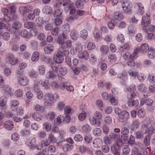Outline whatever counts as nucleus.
<instances>
[{"label": "nucleus", "instance_id": "obj_26", "mask_svg": "<svg viewBox=\"0 0 155 155\" xmlns=\"http://www.w3.org/2000/svg\"><path fill=\"white\" fill-rule=\"evenodd\" d=\"M21 23L18 21H16L14 22L12 25V28L14 29L16 31H18L21 27Z\"/></svg>", "mask_w": 155, "mask_h": 155}, {"label": "nucleus", "instance_id": "obj_42", "mask_svg": "<svg viewBox=\"0 0 155 155\" xmlns=\"http://www.w3.org/2000/svg\"><path fill=\"white\" fill-rule=\"evenodd\" d=\"M139 122L138 120H135L132 123L131 127L133 129H136L139 127Z\"/></svg>", "mask_w": 155, "mask_h": 155}, {"label": "nucleus", "instance_id": "obj_20", "mask_svg": "<svg viewBox=\"0 0 155 155\" xmlns=\"http://www.w3.org/2000/svg\"><path fill=\"white\" fill-rule=\"evenodd\" d=\"M32 9L31 7L29 6H23L21 7H20L19 8V10L22 14L24 15L27 12H29Z\"/></svg>", "mask_w": 155, "mask_h": 155}, {"label": "nucleus", "instance_id": "obj_60", "mask_svg": "<svg viewBox=\"0 0 155 155\" xmlns=\"http://www.w3.org/2000/svg\"><path fill=\"white\" fill-rule=\"evenodd\" d=\"M33 23L32 22H26L24 24V27L27 28H33Z\"/></svg>", "mask_w": 155, "mask_h": 155}, {"label": "nucleus", "instance_id": "obj_59", "mask_svg": "<svg viewBox=\"0 0 155 155\" xmlns=\"http://www.w3.org/2000/svg\"><path fill=\"white\" fill-rule=\"evenodd\" d=\"M33 108L35 110L38 111L44 110V108L43 106H41L39 105L38 104H36L34 106Z\"/></svg>", "mask_w": 155, "mask_h": 155}, {"label": "nucleus", "instance_id": "obj_27", "mask_svg": "<svg viewBox=\"0 0 155 155\" xmlns=\"http://www.w3.org/2000/svg\"><path fill=\"white\" fill-rule=\"evenodd\" d=\"M19 104V102L18 101L15 100H13L11 101L10 102V107L11 110L13 111H14L16 110L15 107L18 106Z\"/></svg>", "mask_w": 155, "mask_h": 155}, {"label": "nucleus", "instance_id": "obj_44", "mask_svg": "<svg viewBox=\"0 0 155 155\" xmlns=\"http://www.w3.org/2000/svg\"><path fill=\"white\" fill-rule=\"evenodd\" d=\"M116 22V21L114 19H111L110 21L108 24L109 28L111 29H113L114 26V24H115Z\"/></svg>", "mask_w": 155, "mask_h": 155}, {"label": "nucleus", "instance_id": "obj_57", "mask_svg": "<svg viewBox=\"0 0 155 155\" xmlns=\"http://www.w3.org/2000/svg\"><path fill=\"white\" fill-rule=\"evenodd\" d=\"M137 114L139 117L143 118L145 116V113L143 110L142 109H139Z\"/></svg>", "mask_w": 155, "mask_h": 155}, {"label": "nucleus", "instance_id": "obj_23", "mask_svg": "<svg viewBox=\"0 0 155 155\" xmlns=\"http://www.w3.org/2000/svg\"><path fill=\"white\" fill-rule=\"evenodd\" d=\"M54 49V48L53 45L49 44L47 46L44 48V50L46 54H48L51 53Z\"/></svg>", "mask_w": 155, "mask_h": 155}, {"label": "nucleus", "instance_id": "obj_48", "mask_svg": "<svg viewBox=\"0 0 155 155\" xmlns=\"http://www.w3.org/2000/svg\"><path fill=\"white\" fill-rule=\"evenodd\" d=\"M72 148V146L68 143L65 144L63 147V149L64 152L68 151L71 150Z\"/></svg>", "mask_w": 155, "mask_h": 155}, {"label": "nucleus", "instance_id": "obj_15", "mask_svg": "<svg viewBox=\"0 0 155 155\" xmlns=\"http://www.w3.org/2000/svg\"><path fill=\"white\" fill-rule=\"evenodd\" d=\"M78 56L79 58L83 59L84 60H87L89 56V54L86 51H84L83 52L79 51Z\"/></svg>", "mask_w": 155, "mask_h": 155}, {"label": "nucleus", "instance_id": "obj_17", "mask_svg": "<svg viewBox=\"0 0 155 155\" xmlns=\"http://www.w3.org/2000/svg\"><path fill=\"white\" fill-rule=\"evenodd\" d=\"M153 103V100L150 99L148 98L147 99H143L140 101V104L141 105H143L144 104L149 106L151 105Z\"/></svg>", "mask_w": 155, "mask_h": 155}, {"label": "nucleus", "instance_id": "obj_33", "mask_svg": "<svg viewBox=\"0 0 155 155\" xmlns=\"http://www.w3.org/2000/svg\"><path fill=\"white\" fill-rule=\"evenodd\" d=\"M80 37L83 39H86L88 37V32L85 29H83L80 32Z\"/></svg>", "mask_w": 155, "mask_h": 155}, {"label": "nucleus", "instance_id": "obj_24", "mask_svg": "<svg viewBox=\"0 0 155 155\" xmlns=\"http://www.w3.org/2000/svg\"><path fill=\"white\" fill-rule=\"evenodd\" d=\"M4 127L8 130H11L13 128V124L11 121H7L5 122Z\"/></svg>", "mask_w": 155, "mask_h": 155}, {"label": "nucleus", "instance_id": "obj_47", "mask_svg": "<svg viewBox=\"0 0 155 155\" xmlns=\"http://www.w3.org/2000/svg\"><path fill=\"white\" fill-rule=\"evenodd\" d=\"M79 149L80 151L81 152L87 153L90 152V150L89 148L85 147L84 145H82L79 147Z\"/></svg>", "mask_w": 155, "mask_h": 155}, {"label": "nucleus", "instance_id": "obj_3", "mask_svg": "<svg viewBox=\"0 0 155 155\" xmlns=\"http://www.w3.org/2000/svg\"><path fill=\"white\" fill-rule=\"evenodd\" d=\"M23 71L20 72L18 70L17 72L18 74V83L21 85L25 86L29 83L28 78L26 76L24 75L22 73Z\"/></svg>", "mask_w": 155, "mask_h": 155}, {"label": "nucleus", "instance_id": "obj_38", "mask_svg": "<svg viewBox=\"0 0 155 155\" xmlns=\"http://www.w3.org/2000/svg\"><path fill=\"white\" fill-rule=\"evenodd\" d=\"M43 12L46 14H50L52 12V8L48 6H45L43 9Z\"/></svg>", "mask_w": 155, "mask_h": 155}, {"label": "nucleus", "instance_id": "obj_6", "mask_svg": "<svg viewBox=\"0 0 155 155\" xmlns=\"http://www.w3.org/2000/svg\"><path fill=\"white\" fill-rule=\"evenodd\" d=\"M54 101V98L52 94L48 93L45 95V103L46 105L51 106Z\"/></svg>", "mask_w": 155, "mask_h": 155}, {"label": "nucleus", "instance_id": "obj_9", "mask_svg": "<svg viewBox=\"0 0 155 155\" xmlns=\"http://www.w3.org/2000/svg\"><path fill=\"white\" fill-rule=\"evenodd\" d=\"M129 114L126 110H123L122 112L119 117V120L121 122L126 121L129 118Z\"/></svg>", "mask_w": 155, "mask_h": 155}, {"label": "nucleus", "instance_id": "obj_31", "mask_svg": "<svg viewBox=\"0 0 155 155\" xmlns=\"http://www.w3.org/2000/svg\"><path fill=\"white\" fill-rule=\"evenodd\" d=\"M139 48L140 52L141 51L142 52H146L149 49V46L147 44L144 43L142 44Z\"/></svg>", "mask_w": 155, "mask_h": 155}, {"label": "nucleus", "instance_id": "obj_19", "mask_svg": "<svg viewBox=\"0 0 155 155\" xmlns=\"http://www.w3.org/2000/svg\"><path fill=\"white\" fill-rule=\"evenodd\" d=\"M45 21L43 20V18L41 17H38L36 18V23L40 29H42V24L45 23Z\"/></svg>", "mask_w": 155, "mask_h": 155}, {"label": "nucleus", "instance_id": "obj_12", "mask_svg": "<svg viewBox=\"0 0 155 155\" xmlns=\"http://www.w3.org/2000/svg\"><path fill=\"white\" fill-rule=\"evenodd\" d=\"M6 115L8 117L12 118L13 120L16 122H18L21 120V118L16 117L15 114L12 112H7L6 113Z\"/></svg>", "mask_w": 155, "mask_h": 155}, {"label": "nucleus", "instance_id": "obj_62", "mask_svg": "<svg viewBox=\"0 0 155 155\" xmlns=\"http://www.w3.org/2000/svg\"><path fill=\"white\" fill-rule=\"evenodd\" d=\"M59 29L57 27L53 28L51 31V34L53 35L56 36L58 35Z\"/></svg>", "mask_w": 155, "mask_h": 155}, {"label": "nucleus", "instance_id": "obj_56", "mask_svg": "<svg viewBox=\"0 0 155 155\" xmlns=\"http://www.w3.org/2000/svg\"><path fill=\"white\" fill-rule=\"evenodd\" d=\"M71 36L72 39H76L78 37V34L77 32L74 31L71 33Z\"/></svg>", "mask_w": 155, "mask_h": 155}, {"label": "nucleus", "instance_id": "obj_54", "mask_svg": "<svg viewBox=\"0 0 155 155\" xmlns=\"http://www.w3.org/2000/svg\"><path fill=\"white\" fill-rule=\"evenodd\" d=\"M43 126L47 131H49L51 130V125L50 123L45 122L43 124Z\"/></svg>", "mask_w": 155, "mask_h": 155}, {"label": "nucleus", "instance_id": "obj_49", "mask_svg": "<svg viewBox=\"0 0 155 155\" xmlns=\"http://www.w3.org/2000/svg\"><path fill=\"white\" fill-rule=\"evenodd\" d=\"M101 51L104 53L107 54L108 51V47L106 45H102L100 48Z\"/></svg>", "mask_w": 155, "mask_h": 155}, {"label": "nucleus", "instance_id": "obj_64", "mask_svg": "<svg viewBox=\"0 0 155 155\" xmlns=\"http://www.w3.org/2000/svg\"><path fill=\"white\" fill-rule=\"evenodd\" d=\"M58 66L59 67V66L56 65V64L54 63L52 64L51 65V67L53 71L56 73L58 72Z\"/></svg>", "mask_w": 155, "mask_h": 155}, {"label": "nucleus", "instance_id": "obj_2", "mask_svg": "<svg viewBox=\"0 0 155 155\" xmlns=\"http://www.w3.org/2000/svg\"><path fill=\"white\" fill-rule=\"evenodd\" d=\"M150 13L147 12L144 14L142 18L141 25L142 26V29L145 32L147 31V27L149 26L150 24Z\"/></svg>", "mask_w": 155, "mask_h": 155}, {"label": "nucleus", "instance_id": "obj_25", "mask_svg": "<svg viewBox=\"0 0 155 155\" xmlns=\"http://www.w3.org/2000/svg\"><path fill=\"white\" fill-rule=\"evenodd\" d=\"M142 132H140L139 134H137V136H141L147 133L148 134V131L149 129L148 126L145 124H144L142 126Z\"/></svg>", "mask_w": 155, "mask_h": 155}, {"label": "nucleus", "instance_id": "obj_35", "mask_svg": "<svg viewBox=\"0 0 155 155\" xmlns=\"http://www.w3.org/2000/svg\"><path fill=\"white\" fill-rule=\"evenodd\" d=\"M59 71L60 74L62 76L65 75L67 72L66 68L61 65H59Z\"/></svg>", "mask_w": 155, "mask_h": 155}, {"label": "nucleus", "instance_id": "obj_29", "mask_svg": "<svg viewBox=\"0 0 155 155\" xmlns=\"http://www.w3.org/2000/svg\"><path fill=\"white\" fill-rule=\"evenodd\" d=\"M7 99L5 96H3L0 98V106L3 108L6 107Z\"/></svg>", "mask_w": 155, "mask_h": 155}, {"label": "nucleus", "instance_id": "obj_21", "mask_svg": "<svg viewBox=\"0 0 155 155\" xmlns=\"http://www.w3.org/2000/svg\"><path fill=\"white\" fill-rule=\"evenodd\" d=\"M44 25V28L47 31H50L53 29V26L52 24L49 23L48 20L45 21Z\"/></svg>", "mask_w": 155, "mask_h": 155}, {"label": "nucleus", "instance_id": "obj_5", "mask_svg": "<svg viewBox=\"0 0 155 155\" xmlns=\"http://www.w3.org/2000/svg\"><path fill=\"white\" fill-rule=\"evenodd\" d=\"M64 51L59 49L58 53L53 58L54 61L57 63H62L64 60Z\"/></svg>", "mask_w": 155, "mask_h": 155}, {"label": "nucleus", "instance_id": "obj_10", "mask_svg": "<svg viewBox=\"0 0 155 155\" xmlns=\"http://www.w3.org/2000/svg\"><path fill=\"white\" fill-rule=\"evenodd\" d=\"M135 8L136 12L138 15H142L143 13L144 8L143 5L141 3H137L135 5Z\"/></svg>", "mask_w": 155, "mask_h": 155}, {"label": "nucleus", "instance_id": "obj_50", "mask_svg": "<svg viewBox=\"0 0 155 155\" xmlns=\"http://www.w3.org/2000/svg\"><path fill=\"white\" fill-rule=\"evenodd\" d=\"M128 73L130 76L134 77L137 76L138 74V72L135 70H130L128 71Z\"/></svg>", "mask_w": 155, "mask_h": 155}, {"label": "nucleus", "instance_id": "obj_36", "mask_svg": "<svg viewBox=\"0 0 155 155\" xmlns=\"http://www.w3.org/2000/svg\"><path fill=\"white\" fill-rule=\"evenodd\" d=\"M56 74L52 71H49L46 75V78L48 79H54L56 77Z\"/></svg>", "mask_w": 155, "mask_h": 155}, {"label": "nucleus", "instance_id": "obj_11", "mask_svg": "<svg viewBox=\"0 0 155 155\" xmlns=\"http://www.w3.org/2000/svg\"><path fill=\"white\" fill-rule=\"evenodd\" d=\"M122 7L124 11L127 13L131 12V8L130 6V3L128 2H126L123 3L122 4Z\"/></svg>", "mask_w": 155, "mask_h": 155}, {"label": "nucleus", "instance_id": "obj_1", "mask_svg": "<svg viewBox=\"0 0 155 155\" xmlns=\"http://www.w3.org/2000/svg\"><path fill=\"white\" fill-rule=\"evenodd\" d=\"M59 43L61 45L59 49H60L61 51L62 50L64 51V55L65 56H67L69 52L66 50V49L69 48L71 47L72 45L71 41L70 40L64 41L60 40L59 41Z\"/></svg>", "mask_w": 155, "mask_h": 155}, {"label": "nucleus", "instance_id": "obj_16", "mask_svg": "<svg viewBox=\"0 0 155 155\" xmlns=\"http://www.w3.org/2000/svg\"><path fill=\"white\" fill-rule=\"evenodd\" d=\"M128 136H116L115 139H116V144H118L119 146H122L123 143L122 140L123 138L125 141L127 140V137Z\"/></svg>", "mask_w": 155, "mask_h": 155}, {"label": "nucleus", "instance_id": "obj_61", "mask_svg": "<svg viewBox=\"0 0 155 155\" xmlns=\"http://www.w3.org/2000/svg\"><path fill=\"white\" fill-rule=\"evenodd\" d=\"M3 38L5 40H8L10 37V34L9 33L5 32L2 35Z\"/></svg>", "mask_w": 155, "mask_h": 155}, {"label": "nucleus", "instance_id": "obj_41", "mask_svg": "<svg viewBox=\"0 0 155 155\" xmlns=\"http://www.w3.org/2000/svg\"><path fill=\"white\" fill-rule=\"evenodd\" d=\"M123 58L125 60L132 59V54L128 52H126L123 55Z\"/></svg>", "mask_w": 155, "mask_h": 155}, {"label": "nucleus", "instance_id": "obj_28", "mask_svg": "<svg viewBox=\"0 0 155 155\" xmlns=\"http://www.w3.org/2000/svg\"><path fill=\"white\" fill-rule=\"evenodd\" d=\"M39 56L40 54L37 51L34 52L31 57V60L34 62L37 61L39 59Z\"/></svg>", "mask_w": 155, "mask_h": 155}, {"label": "nucleus", "instance_id": "obj_52", "mask_svg": "<svg viewBox=\"0 0 155 155\" xmlns=\"http://www.w3.org/2000/svg\"><path fill=\"white\" fill-rule=\"evenodd\" d=\"M137 92H130L128 94L127 98L130 99H132V98H134L137 96Z\"/></svg>", "mask_w": 155, "mask_h": 155}, {"label": "nucleus", "instance_id": "obj_39", "mask_svg": "<svg viewBox=\"0 0 155 155\" xmlns=\"http://www.w3.org/2000/svg\"><path fill=\"white\" fill-rule=\"evenodd\" d=\"M21 36L25 38H29L30 37V34L26 29H23L21 32Z\"/></svg>", "mask_w": 155, "mask_h": 155}, {"label": "nucleus", "instance_id": "obj_45", "mask_svg": "<svg viewBox=\"0 0 155 155\" xmlns=\"http://www.w3.org/2000/svg\"><path fill=\"white\" fill-rule=\"evenodd\" d=\"M62 14V10L60 9L55 10L53 13V15L55 17H59Z\"/></svg>", "mask_w": 155, "mask_h": 155}, {"label": "nucleus", "instance_id": "obj_63", "mask_svg": "<svg viewBox=\"0 0 155 155\" xmlns=\"http://www.w3.org/2000/svg\"><path fill=\"white\" fill-rule=\"evenodd\" d=\"M117 39L118 41L123 43L124 41V36L122 34H119L117 36Z\"/></svg>", "mask_w": 155, "mask_h": 155}, {"label": "nucleus", "instance_id": "obj_51", "mask_svg": "<svg viewBox=\"0 0 155 155\" xmlns=\"http://www.w3.org/2000/svg\"><path fill=\"white\" fill-rule=\"evenodd\" d=\"M39 83L40 84L41 87H44V88H47L48 87V82L47 80L45 81L44 82L42 81H40L39 82Z\"/></svg>", "mask_w": 155, "mask_h": 155}, {"label": "nucleus", "instance_id": "obj_8", "mask_svg": "<svg viewBox=\"0 0 155 155\" xmlns=\"http://www.w3.org/2000/svg\"><path fill=\"white\" fill-rule=\"evenodd\" d=\"M148 126L149 128L148 131V134L150 135L153 133V130H155V120L153 118H149Z\"/></svg>", "mask_w": 155, "mask_h": 155}, {"label": "nucleus", "instance_id": "obj_40", "mask_svg": "<svg viewBox=\"0 0 155 155\" xmlns=\"http://www.w3.org/2000/svg\"><path fill=\"white\" fill-rule=\"evenodd\" d=\"M148 56L150 58H153L155 56V49L150 48L148 51Z\"/></svg>", "mask_w": 155, "mask_h": 155}, {"label": "nucleus", "instance_id": "obj_14", "mask_svg": "<svg viewBox=\"0 0 155 155\" xmlns=\"http://www.w3.org/2000/svg\"><path fill=\"white\" fill-rule=\"evenodd\" d=\"M70 31V26L69 24H65L64 25V28L63 29V38H66V35L68 34Z\"/></svg>", "mask_w": 155, "mask_h": 155}, {"label": "nucleus", "instance_id": "obj_37", "mask_svg": "<svg viewBox=\"0 0 155 155\" xmlns=\"http://www.w3.org/2000/svg\"><path fill=\"white\" fill-rule=\"evenodd\" d=\"M130 45L128 43L124 44L123 46H120L119 50L121 52H123L124 50H128L130 48Z\"/></svg>", "mask_w": 155, "mask_h": 155}, {"label": "nucleus", "instance_id": "obj_4", "mask_svg": "<svg viewBox=\"0 0 155 155\" xmlns=\"http://www.w3.org/2000/svg\"><path fill=\"white\" fill-rule=\"evenodd\" d=\"M41 139L43 140L41 141V144L40 145H38L35 144H31V142H29V144H28L29 147L30 148H33L34 147L36 148L37 149L41 150L42 147L43 146H48V141L46 139H45L43 137H41Z\"/></svg>", "mask_w": 155, "mask_h": 155}, {"label": "nucleus", "instance_id": "obj_30", "mask_svg": "<svg viewBox=\"0 0 155 155\" xmlns=\"http://www.w3.org/2000/svg\"><path fill=\"white\" fill-rule=\"evenodd\" d=\"M115 138L114 136H104V143L106 144H110Z\"/></svg>", "mask_w": 155, "mask_h": 155}, {"label": "nucleus", "instance_id": "obj_46", "mask_svg": "<svg viewBox=\"0 0 155 155\" xmlns=\"http://www.w3.org/2000/svg\"><path fill=\"white\" fill-rule=\"evenodd\" d=\"M75 5L76 7L78 9H82L84 7L83 3L81 0L76 2Z\"/></svg>", "mask_w": 155, "mask_h": 155}, {"label": "nucleus", "instance_id": "obj_18", "mask_svg": "<svg viewBox=\"0 0 155 155\" xmlns=\"http://www.w3.org/2000/svg\"><path fill=\"white\" fill-rule=\"evenodd\" d=\"M90 121L91 124L95 127L99 126L100 124V121L97 120L94 117H90Z\"/></svg>", "mask_w": 155, "mask_h": 155}, {"label": "nucleus", "instance_id": "obj_22", "mask_svg": "<svg viewBox=\"0 0 155 155\" xmlns=\"http://www.w3.org/2000/svg\"><path fill=\"white\" fill-rule=\"evenodd\" d=\"M32 116L33 119L38 121L41 120L43 119V117L40 113L37 112L33 113Z\"/></svg>", "mask_w": 155, "mask_h": 155}, {"label": "nucleus", "instance_id": "obj_7", "mask_svg": "<svg viewBox=\"0 0 155 155\" xmlns=\"http://www.w3.org/2000/svg\"><path fill=\"white\" fill-rule=\"evenodd\" d=\"M6 61L7 62L11 64H15L18 62V59L15 58V56L12 53H8L6 55Z\"/></svg>", "mask_w": 155, "mask_h": 155}, {"label": "nucleus", "instance_id": "obj_43", "mask_svg": "<svg viewBox=\"0 0 155 155\" xmlns=\"http://www.w3.org/2000/svg\"><path fill=\"white\" fill-rule=\"evenodd\" d=\"M20 135L22 136H26L31 134V132L29 130L24 129L20 132Z\"/></svg>", "mask_w": 155, "mask_h": 155}, {"label": "nucleus", "instance_id": "obj_58", "mask_svg": "<svg viewBox=\"0 0 155 155\" xmlns=\"http://www.w3.org/2000/svg\"><path fill=\"white\" fill-rule=\"evenodd\" d=\"M62 117L61 115L58 116L57 118L54 120V122L56 125H59L61 123Z\"/></svg>", "mask_w": 155, "mask_h": 155}, {"label": "nucleus", "instance_id": "obj_13", "mask_svg": "<svg viewBox=\"0 0 155 155\" xmlns=\"http://www.w3.org/2000/svg\"><path fill=\"white\" fill-rule=\"evenodd\" d=\"M1 12L4 15V19L3 20L6 22H8L11 20V18L7 16L8 13V10L6 8H3L2 9Z\"/></svg>", "mask_w": 155, "mask_h": 155}, {"label": "nucleus", "instance_id": "obj_55", "mask_svg": "<svg viewBox=\"0 0 155 155\" xmlns=\"http://www.w3.org/2000/svg\"><path fill=\"white\" fill-rule=\"evenodd\" d=\"M41 59L46 64L49 63L51 60V58L48 56H43Z\"/></svg>", "mask_w": 155, "mask_h": 155}, {"label": "nucleus", "instance_id": "obj_34", "mask_svg": "<svg viewBox=\"0 0 155 155\" xmlns=\"http://www.w3.org/2000/svg\"><path fill=\"white\" fill-rule=\"evenodd\" d=\"M127 104L129 106H137L139 104L138 101L137 100H133L130 99L127 102Z\"/></svg>", "mask_w": 155, "mask_h": 155}, {"label": "nucleus", "instance_id": "obj_53", "mask_svg": "<svg viewBox=\"0 0 155 155\" xmlns=\"http://www.w3.org/2000/svg\"><path fill=\"white\" fill-rule=\"evenodd\" d=\"M29 75L31 78H36L38 76V73L34 70H32L29 72Z\"/></svg>", "mask_w": 155, "mask_h": 155}, {"label": "nucleus", "instance_id": "obj_32", "mask_svg": "<svg viewBox=\"0 0 155 155\" xmlns=\"http://www.w3.org/2000/svg\"><path fill=\"white\" fill-rule=\"evenodd\" d=\"M114 18L117 20L120 21L123 18V15L120 13L118 12H115L113 16Z\"/></svg>", "mask_w": 155, "mask_h": 155}]
</instances>
